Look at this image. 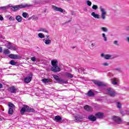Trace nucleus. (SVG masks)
Returning <instances> with one entry per match:
<instances>
[{
    "label": "nucleus",
    "mask_w": 129,
    "mask_h": 129,
    "mask_svg": "<svg viewBox=\"0 0 129 129\" xmlns=\"http://www.w3.org/2000/svg\"><path fill=\"white\" fill-rule=\"evenodd\" d=\"M58 83L60 84H66L67 83V82L64 81L63 79H59V80L57 81Z\"/></svg>",
    "instance_id": "aec40b11"
},
{
    "label": "nucleus",
    "mask_w": 129,
    "mask_h": 129,
    "mask_svg": "<svg viewBox=\"0 0 129 129\" xmlns=\"http://www.w3.org/2000/svg\"><path fill=\"white\" fill-rule=\"evenodd\" d=\"M73 48V49H74V48H75V47H72Z\"/></svg>",
    "instance_id": "338daca9"
},
{
    "label": "nucleus",
    "mask_w": 129,
    "mask_h": 129,
    "mask_svg": "<svg viewBox=\"0 0 129 129\" xmlns=\"http://www.w3.org/2000/svg\"><path fill=\"white\" fill-rule=\"evenodd\" d=\"M83 118L82 117V116H80V115H78L76 117V120H77L78 121H81V120H82Z\"/></svg>",
    "instance_id": "4be33fe9"
},
{
    "label": "nucleus",
    "mask_w": 129,
    "mask_h": 129,
    "mask_svg": "<svg viewBox=\"0 0 129 129\" xmlns=\"http://www.w3.org/2000/svg\"><path fill=\"white\" fill-rule=\"evenodd\" d=\"M38 31L39 32H44L45 33H48L47 29L45 28H40Z\"/></svg>",
    "instance_id": "393cba45"
},
{
    "label": "nucleus",
    "mask_w": 129,
    "mask_h": 129,
    "mask_svg": "<svg viewBox=\"0 0 129 129\" xmlns=\"http://www.w3.org/2000/svg\"><path fill=\"white\" fill-rule=\"evenodd\" d=\"M4 54H5V55H9V54H10L11 52L10 51V50H9V49H6L4 50Z\"/></svg>",
    "instance_id": "c756f323"
},
{
    "label": "nucleus",
    "mask_w": 129,
    "mask_h": 129,
    "mask_svg": "<svg viewBox=\"0 0 129 129\" xmlns=\"http://www.w3.org/2000/svg\"><path fill=\"white\" fill-rule=\"evenodd\" d=\"M102 36L104 39V41H105V42H106L107 41V37H106V36L105 35V33H102Z\"/></svg>",
    "instance_id": "cd10ccee"
},
{
    "label": "nucleus",
    "mask_w": 129,
    "mask_h": 129,
    "mask_svg": "<svg viewBox=\"0 0 129 129\" xmlns=\"http://www.w3.org/2000/svg\"><path fill=\"white\" fill-rule=\"evenodd\" d=\"M2 52H3V48L0 47V53H2Z\"/></svg>",
    "instance_id": "603ef678"
},
{
    "label": "nucleus",
    "mask_w": 129,
    "mask_h": 129,
    "mask_svg": "<svg viewBox=\"0 0 129 129\" xmlns=\"http://www.w3.org/2000/svg\"><path fill=\"white\" fill-rule=\"evenodd\" d=\"M92 8L93 10H97V9H98V7L97 5H93Z\"/></svg>",
    "instance_id": "a19ab883"
},
{
    "label": "nucleus",
    "mask_w": 129,
    "mask_h": 129,
    "mask_svg": "<svg viewBox=\"0 0 129 129\" xmlns=\"http://www.w3.org/2000/svg\"><path fill=\"white\" fill-rule=\"evenodd\" d=\"M117 107L118 108H121V104H120V103H119V102H117Z\"/></svg>",
    "instance_id": "37998d69"
},
{
    "label": "nucleus",
    "mask_w": 129,
    "mask_h": 129,
    "mask_svg": "<svg viewBox=\"0 0 129 129\" xmlns=\"http://www.w3.org/2000/svg\"><path fill=\"white\" fill-rule=\"evenodd\" d=\"M94 46H95V43H92L90 47V49H94Z\"/></svg>",
    "instance_id": "79ce46f5"
},
{
    "label": "nucleus",
    "mask_w": 129,
    "mask_h": 129,
    "mask_svg": "<svg viewBox=\"0 0 129 129\" xmlns=\"http://www.w3.org/2000/svg\"><path fill=\"white\" fill-rule=\"evenodd\" d=\"M123 111H121V113L122 114V113H123Z\"/></svg>",
    "instance_id": "0e129e2a"
},
{
    "label": "nucleus",
    "mask_w": 129,
    "mask_h": 129,
    "mask_svg": "<svg viewBox=\"0 0 129 129\" xmlns=\"http://www.w3.org/2000/svg\"><path fill=\"white\" fill-rule=\"evenodd\" d=\"M126 30L127 31H129V26H127V27H126Z\"/></svg>",
    "instance_id": "5fc2aeb1"
},
{
    "label": "nucleus",
    "mask_w": 129,
    "mask_h": 129,
    "mask_svg": "<svg viewBox=\"0 0 129 129\" xmlns=\"http://www.w3.org/2000/svg\"><path fill=\"white\" fill-rule=\"evenodd\" d=\"M88 119L91 121H95V120H96V117L93 115H91L88 116Z\"/></svg>",
    "instance_id": "f8f14e48"
},
{
    "label": "nucleus",
    "mask_w": 129,
    "mask_h": 129,
    "mask_svg": "<svg viewBox=\"0 0 129 129\" xmlns=\"http://www.w3.org/2000/svg\"><path fill=\"white\" fill-rule=\"evenodd\" d=\"M110 58H111V55L110 54H106L104 56V58L106 60H109Z\"/></svg>",
    "instance_id": "a878e982"
},
{
    "label": "nucleus",
    "mask_w": 129,
    "mask_h": 129,
    "mask_svg": "<svg viewBox=\"0 0 129 129\" xmlns=\"http://www.w3.org/2000/svg\"><path fill=\"white\" fill-rule=\"evenodd\" d=\"M101 30H102L103 32H108V29L106 27H101Z\"/></svg>",
    "instance_id": "7c9ffc66"
},
{
    "label": "nucleus",
    "mask_w": 129,
    "mask_h": 129,
    "mask_svg": "<svg viewBox=\"0 0 129 129\" xmlns=\"http://www.w3.org/2000/svg\"><path fill=\"white\" fill-rule=\"evenodd\" d=\"M116 78H115L113 79V80L112 81V84H113L114 85H117V80H116Z\"/></svg>",
    "instance_id": "5701e85b"
},
{
    "label": "nucleus",
    "mask_w": 129,
    "mask_h": 129,
    "mask_svg": "<svg viewBox=\"0 0 129 129\" xmlns=\"http://www.w3.org/2000/svg\"><path fill=\"white\" fill-rule=\"evenodd\" d=\"M54 120L59 122L62 121V118L60 116H55L54 117Z\"/></svg>",
    "instance_id": "dca6fc26"
},
{
    "label": "nucleus",
    "mask_w": 129,
    "mask_h": 129,
    "mask_svg": "<svg viewBox=\"0 0 129 129\" xmlns=\"http://www.w3.org/2000/svg\"><path fill=\"white\" fill-rule=\"evenodd\" d=\"M88 96H90V97L93 96L94 95V93L91 91V90H90L88 91Z\"/></svg>",
    "instance_id": "b1692460"
},
{
    "label": "nucleus",
    "mask_w": 129,
    "mask_h": 129,
    "mask_svg": "<svg viewBox=\"0 0 129 129\" xmlns=\"http://www.w3.org/2000/svg\"><path fill=\"white\" fill-rule=\"evenodd\" d=\"M0 88H3V85L0 84Z\"/></svg>",
    "instance_id": "13d9d810"
},
{
    "label": "nucleus",
    "mask_w": 129,
    "mask_h": 129,
    "mask_svg": "<svg viewBox=\"0 0 129 129\" xmlns=\"http://www.w3.org/2000/svg\"><path fill=\"white\" fill-rule=\"evenodd\" d=\"M16 20H17L18 23H21V22H22V17L20 15H18L16 17Z\"/></svg>",
    "instance_id": "412c9836"
},
{
    "label": "nucleus",
    "mask_w": 129,
    "mask_h": 129,
    "mask_svg": "<svg viewBox=\"0 0 129 129\" xmlns=\"http://www.w3.org/2000/svg\"><path fill=\"white\" fill-rule=\"evenodd\" d=\"M30 7H32L31 5L25 4V5H17L14 7H12L11 10L14 12H16L18 11V10H20V9H25V8H30Z\"/></svg>",
    "instance_id": "f03ea898"
},
{
    "label": "nucleus",
    "mask_w": 129,
    "mask_h": 129,
    "mask_svg": "<svg viewBox=\"0 0 129 129\" xmlns=\"http://www.w3.org/2000/svg\"><path fill=\"white\" fill-rule=\"evenodd\" d=\"M33 77V75L31 74L29 77H27L24 79V82L25 83H29V82H31L32 81Z\"/></svg>",
    "instance_id": "423d86ee"
},
{
    "label": "nucleus",
    "mask_w": 129,
    "mask_h": 129,
    "mask_svg": "<svg viewBox=\"0 0 129 129\" xmlns=\"http://www.w3.org/2000/svg\"><path fill=\"white\" fill-rule=\"evenodd\" d=\"M38 37L39 38H40V39H43L45 38V35L43 34V33H39Z\"/></svg>",
    "instance_id": "c85d7f7f"
},
{
    "label": "nucleus",
    "mask_w": 129,
    "mask_h": 129,
    "mask_svg": "<svg viewBox=\"0 0 129 129\" xmlns=\"http://www.w3.org/2000/svg\"><path fill=\"white\" fill-rule=\"evenodd\" d=\"M87 8H85L84 9V12H87Z\"/></svg>",
    "instance_id": "864d4df0"
},
{
    "label": "nucleus",
    "mask_w": 129,
    "mask_h": 129,
    "mask_svg": "<svg viewBox=\"0 0 129 129\" xmlns=\"http://www.w3.org/2000/svg\"><path fill=\"white\" fill-rule=\"evenodd\" d=\"M46 38L49 39V38H50V36L46 35Z\"/></svg>",
    "instance_id": "bf43d9fd"
},
{
    "label": "nucleus",
    "mask_w": 129,
    "mask_h": 129,
    "mask_svg": "<svg viewBox=\"0 0 129 129\" xmlns=\"http://www.w3.org/2000/svg\"><path fill=\"white\" fill-rule=\"evenodd\" d=\"M93 82L95 84H96V85H98V86H103V83H102V82H99L97 81H94Z\"/></svg>",
    "instance_id": "a211bd4d"
},
{
    "label": "nucleus",
    "mask_w": 129,
    "mask_h": 129,
    "mask_svg": "<svg viewBox=\"0 0 129 129\" xmlns=\"http://www.w3.org/2000/svg\"><path fill=\"white\" fill-rule=\"evenodd\" d=\"M113 120H114L116 123H118V124H119V123L121 122V119L118 116H114L113 117Z\"/></svg>",
    "instance_id": "0eeeda50"
},
{
    "label": "nucleus",
    "mask_w": 129,
    "mask_h": 129,
    "mask_svg": "<svg viewBox=\"0 0 129 129\" xmlns=\"http://www.w3.org/2000/svg\"><path fill=\"white\" fill-rule=\"evenodd\" d=\"M102 65H103V66L106 67V66H108L109 64L107 62H104V63H102Z\"/></svg>",
    "instance_id": "49530a36"
},
{
    "label": "nucleus",
    "mask_w": 129,
    "mask_h": 129,
    "mask_svg": "<svg viewBox=\"0 0 129 129\" xmlns=\"http://www.w3.org/2000/svg\"><path fill=\"white\" fill-rule=\"evenodd\" d=\"M0 21H4V17L0 15Z\"/></svg>",
    "instance_id": "de8ad7c7"
},
{
    "label": "nucleus",
    "mask_w": 129,
    "mask_h": 129,
    "mask_svg": "<svg viewBox=\"0 0 129 129\" xmlns=\"http://www.w3.org/2000/svg\"><path fill=\"white\" fill-rule=\"evenodd\" d=\"M91 16L95 18V19H100V16L99 14H96L95 12H92L91 13Z\"/></svg>",
    "instance_id": "ddd939ff"
},
{
    "label": "nucleus",
    "mask_w": 129,
    "mask_h": 129,
    "mask_svg": "<svg viewBox=\"0 0 129 129\" xmlns=\"http://www.w3.org/2000/svg\"><path fill=\"white\" fill-rule=\"evenodd\" d=\"M127 125H129V122L127 123Z\"/></svg>",
    "instance_id": "69168bd1"
},
{
    "label": "nucleus",
    "mask_w": 129,
    "mask_h": 129,
    "mask_svg": "<svg viewBox=\"0 0 129 129\" xmlns=\"http://www.w3.org/2000/svg\"><path fill=\"white\" fill-rule=\"evenodd\" d=\"M114 45H116V46H119V44L118 43V41L117 40H114L113 41Z\"/></svg>",
    "instance_id": "4c0bfd02"
},
{
    "label": "nucleus",
    "mask_w": 129,
    "mask_h": 129,
    "mask_svg": "<svg viewBox=\"0 0 129 129\" xmlns=\"http://www.w3.org/2000/svg\"><path fill=\"white\" fill-rule=\"evenodd\" d=\"M43 41L45 43V45H50L51 42V39H43Z\"/></svg>",
    "instance_id": "f3484780"
},
{
    "label": "nucleus",
    "mask_w": 129,
    "mask_h": 129,
    "mask_svg": "<svg viewBox=\"0 0 129 129\" xmlns=\"http://www.w3.org/2000/svg\"><path fill=\"white\" fill-rule=\"evenodd\" d=\"M25 112H35V110L27 105H24L21 108L20 113L23 115L25 114Z\"/></svg>",
    "instance_id": "f257e3e1"
},
{
    "label": "nucleus",
    "mask_w": 129,
    "mask_h": 129,
    "mask_svg": "<svg viewBox=\"0 0 129 129\" xmlns=\"http://www.w3.org/2000/svg\"><path fill=\"white\" fill-rule=\"evenodd\" d=\"M52 9L53 11H55L56 12H60V13L63 12V9L61 8L57 7L56 6H52Z\"/></svg>",
    "instance_id": "1a4fd4ad"
},
{
    "label": "nucleus",
    "mask_w": 129,
    "mask_h": 129,
    "mask_svg": "<svg viewBox=\"0 0 129 129\" xmlns=\"http://www.w3.org/2000/svg\"><path fill=\"white\" fill-rule=\"evenodd\" d=\"M107 92L108 95H109V96H111V97H114V96H116V95H117V93L114 91V90L111 88L107 89Z\"/></svg>",
    "instance_id": "7ed1b4c3"
},
{
    "label": "nucleus",
    "mask_w": 129,
    "mask_h": 129,
    "mask_svg": "<svg viewBox=\"0 0 129 129\" xmlns=\"http://www.w3.org/2000/svg\"><path fill=\"white\" fill-rule=\"evenodd\" d=\"M9 20H10V21H14V20H15V18L13 17V16H11L9 18Z\"/></svg>",
    "instance_id": "a18cd8bd"
},
{
    "label": "nucleus",
    "mask_w": 129,
    "mask_h": 129,
    "mask_svg": "<svg viewBox=\"0 0 129 129\" xmlns=\"http://www.w3.org/2000/svg\"><path fill=\"white\" fill-rule=\"evenodd\" d=\"M7 48L8 49H11V50H14V51L16 49V47H15L14 46H11L10 47L7 46Z\"/></svg>",
    "instance_id": "f704fd0d"
},
{
    "label": "nucleus",
    "mask_w": 129,
    "mask_h": 129,
    "mask_svg": "<svg viewBox=\"0 0 129 129\" xmlns=\"http://www.w3.org/2000/svg\"><path fill=\"white\" fill-rule=\"evenodd\" d=\"M7 47H12V46L11 45V43H9V45H7Z\"/></svg>",
    "instance_id": "4d7b16f0"
},
{
    "label": "nucleus",
    "mask_w": 129,
    "mask_h": 129,
    "mask_svg": "<svg viewBox=\"0 0 129 129\" xmlns=\"http://www.w3.org/2000/svg\"><path fill=\"white\" fill-rule=\"evenodd\" d=\"M9 91L10 93H16L17 92V88L15 86L10 87L9 88Z\"/></svg>",
    "instance_id": "6e6552de"
},
{
    "label": "nucleus",
    "mask_w": 129,
    "mask_h": 129,
    "mask_svg": "<svg viewBox=\"0 0 129 129\" xmlns=\"http://www.w3.org/2000/svg\"><path fill=\"white\" fill-rule=\"evenodd\" d=\"M50 70L52 72H60V71H61V68H59L58 66H55L54 67H52L50 69Z\"/></svg>",
    "instance_id": "39448f33"
},
{
    "label": "nucleus",
    "mask_w": 129,
    "mask_h": 129,
    "mask_svg": "<svg viewBox=\"0 0 129 129\" xmlns=\"http://www.w3.org/2000/svg\"><path fill=\"white\" fill-rule=\"evenodd\" d=\"M126 114H129V111H126V113H125Z\"/></svg>",
    "instance_id": "052dcab7"
},
{
    "label": "nucleus",
    "mask_w": 129,
    "mask_h": 129,
    "mask_svg": "<svg viewBox=\"0 0 129 129\" xmlns=\"http://www.w3.org/2000/svg\"><path fill=\"white\" fill-rule=\"evenodd\" d=\"M22 16L23 17V18H27V16H28V13H26V12H24L23 14H22Z\"/></svg>",
    "instance_id": "58836bf2"
},
{
    "label": "nucleus",
    "mask_w": 129,
    "mask_h": 129,
    "mask_svg": "<svg viewBox=\"0 0 129 129\" xmlns=\"http://www.w3.org/2000/svg\"><path fill=\"white\" fill-rule=\"evenodd\" d=\"M72 16H75V12L72 11L71 13Z\"/></svg>",
    "instance_id": "8fccbe9b"
},
{
    "label": "nucleus",
    "mask_w": 129,
    "mask_h": 129,
    "mask_svg": "<svg viewBox=\"0 0 129 129\" xmlns=\"http://www.w3.org/2000/svg\"><path fill=\"white\" fill-rule=\"evenodd\" d=\"M84 108L87 111H91L92 110V108L88 105L85 106Z\"/></svg>",
    "instance_id": "6ab92c4d"
},
{
    "label": "nucleus",
    "mask_w": 129,
    "mask_h": 129,
    "mask_svg": "<svg viewBox=\"0 0 129 129\" xmlns=\"http://www.w3.org/2000/svg\"><path fill=\"white\" fill-rule=\"evenodd\" d=\"M9 114H13L14 113V109L13 108H10L9 111H8Z\"/></svg>",
    "instance_id": "bb28decb"
},
{
    "label": "nucleus",
    "mask_w": 129,
    "mask_h": 129,
    "mask_svg": "<svg viewBox=\"0 0 129 129\" xmlns=\"http://www.w3.org/2000/svg\"><path fill=\"white\" fill-rule=\"evenodd\" d=\"M53 78H54L55 80H56V81H58L59 80V79H60V78H59V76H57V75H53Z\"/></svg>",
    "instance_id": "72a5a7b5"
},
{
    "label": "nucleus",
    "mask_w": 129,
    "mask_h": 129,
    "mask_svg": "<svg viewBox=\"0 0 129 129\" xmlns=\"http://www.w3.org/2000/svg\"><path fill=\"white\" fill-rule=\"evenodd\" d=\"M10 108H14L15 107V105L14 104L12 103L11 102H10L8 105Z\"/></svg>",
    "instance_id": "473e14b6"
},
{
    "label": "nucleus",
    "mask_w": 129,
    "mask_h": 129,
    "mask_svg": "<svg viewBox=\"0 0 129 129\" xmlns=\"http://www.w3.org/2000/svg\"><path fill=\"white\" fill-rule=\"evenodd\" d=\"M71 0H66L67 2H70Z\"/></svg>",
    "instance_id": "e2e57ef3"
},
{
    "label": "nucleus",
    "mask_w": 129,
    "mask_h": 129,
    "mask_svg": "<svg viewBox=\"0 0 129 129\" xmlns=\"http://www.w3.org/2000/svg\"><path fill=\"white\" fill-rule=\"evenodd\" d=\"M9 64H11V65H13V66H16L17 64V62H15L14 60H12L10 61Z\"/></svg>",
    "instance_id": "2f4dec72"
},
{
    "label": "nucleus",
    "mask_w": 129,
    "mask_h": 129,
    "mask_svg": "<svg viewBox=\"0 0 129 129\" xmlns=\"http://www.w3.org/2000/svg\"><path fill=\"white\" fill-rule=\"evenodd\" d=\"M0 9L1 10H3V11H6L7 9H8V7H0Z\"/></svg>",
    "instance_id": "ea45409f"
},
{
    "label": "nucleus",
    "mask_w": 129,
    "mask_h": 129,
    "mask_svg": "<svg viewBox=\"0 0 129 129\" xmlns=\"http://www.w3.org/2000/svg\"><path fill=\"white\" fill-rule=\"evenodd\" d=\"M87 6H89V7H91V5H92V3H91V2L89 1H87L86 2Z\"/></svg>",
    "instance_id": "c9c22d12"
},
{
    "label": "nucleus",
    "mask_w": 129,
    "mask_h": 129,
    "mask_svg": "<svg viewBox=\"0 0 129 129\" xmlns=\"http://www.w3.org/2000/svg\"><path fill=\"white\" fill-rule=\"evenodd\" d=\"M9 58H11V59H19L20 56L17 54H11L9 55Z\"/></svg>",
    "instance_id": "9b49d317"
},
{
    "label": "nucleus",
    "mask_w": 129,
    "mask_h": 129,
    "mask_svg": "<svg viewBox=\"0 0 129 129\" xmlns=\"http://www.w3.org/2000/svg\"><path fill=\"white\" fill-rule=\"evenodd\" d=\"M126 41L129 43V37L126 38Z\"/></svg>",
    "instance_id": "09e8293b"
},
{
    "label": "nucleus",
    "mask_w": 129,
    "mask_h": 129,
    "mask_svg": "<svg viewBox=\"0 0 129 129\" xmlns=\"http://www.w3.org/2000/svg\"><path fill=\"white\" fill-rule=\"evenodd\" d=\"M41 81L43 83H44V84H47V83H52V81L50 79H43Z\"/></svg>",
    "instance_id": "9d476101"
},
{
    "label": "nucleus",
    "mask_w": 129,
    "mask_h": 129,
    "mask_svg": "<svg viewBox=\"0 0 129 129\" xmlns=\"http://www.w3.org/2000/svg\"><path fill=\"white\" fill-rule=\"evenodd\" d=\"M115 70H116L117 71H120L121 69L120 68H116V69H115Z\"/></svg>",
    "instance_id": "3c124183"
},
{
    "label": "nucleus",
    "mask_w": 129,
    "mask_h": 129,
    "mask_svg": "<svg viewBox=\"0 0 129 129\" xmlns=\"http://www.w3.org/2000/svg\"><path fill=\"white\" fill-rule=\"evenodd\" d=\"M101 57H104L105 55H104V53H102V54H101Z\"/></svg>",
    "instance_id": "6e6d98bb"
},
{
    "label": "nucleus",
    "mask_w": 129,
    "mask_h": 129,
    "mask_svg": "<svg viewBox=\"0 0 129 129\" xmlns=\"http://www.w3.org/2000/svg\"><path fill=\"white\" fill-rule=\"evenodd\" d=\"M31 60L33 61V62H35L36 61V57H31Z\"/></svg>",
    "instance_id": "c03bdc74"
},
{
    "label": "nucleus",
    "mask_w": 129,
    "mask_h": 129,
    "mask_svg": "<svg viewBox=\"0 0 129 129\" xmlns=\"http://www.w3.org/2000/svg\"><path fill=\"white\" fill-rule=\"evenodd\" d=\"M66 76H67V77H69V78H73V75H72V74H71L70 73H67L66 74Z\"/></svg>",
    "instance_id": "e433bc0d"
},
{
    "label": "nucleus",
    "mask_w": 129,
    "mask_h": 129,
    "mask_svg": "<svg viewBox=\"0 0 129 129\" xmlns=\"http://www.w3.org/2000/svg\"><path fill=\"white\" fill-rule=\"evenodd\" d=\"M51 63L53 67L54 66H58V61L57 60H52L51 61Z\"/></svg>",
    "instance_id": "2eb2a0df"
},
{
    "label": "nucleus",
    "mask_w": 129,
    "mask_h": 129,
    "mask_svg": "<svg viewBox=\"0 0 129 129\" xmlns=\"http://www.w3.org/2000/svg\"><path fill=\"white\" fill-rule=\"evenodd\" d=\"M0 121H3V119H2V118H0Z\"/></svg>",
    "instance_id": "680f3d73"
},
{
    "label": "nucleus",
    "mask_w": 129,
    "mask_h": 129,
    "mask_svg": "<svg viewBox=\"0 0 129 129\" xmlns=\"http://www.w3.org/2000/svg\"><path fill=\"white\" fill-rule=\"evenodd\" d=\"M100 12H101V18L103 20H105L106 19V17L105 16H106V11H105V10L102 8V7H101L100 8Z\"/></svg>",
    "instance_id": "20e7f679"
},
{
    "label": "nucleus",
    "mask_w": 129,
    "mask_h": 129,
    "mask_svg": "<svg viewBox=\"0 0 129 129\" xmlns=\"http://www.w3.org/2000/svg\"><path fill=\"white\" fill-rule=\"evenodd\" d=\"M103 115H104L103 113L99 112L95 114V116L97 118H102V117H103Z\"/></svg>",
    "instance_id": "4468645a"
}]
</instances>
